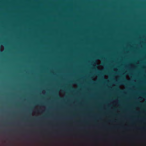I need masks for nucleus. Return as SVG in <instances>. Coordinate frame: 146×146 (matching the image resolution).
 I'll return each instance as SVG.
<instances>
[{
    "label": "nucleus",
    "instance_id": "nucleus-1",
    "mask_svg": "<svg viewBox=\"0 0 146 146\" xmlns=\"http://www.w3.org/2000/svg\"><path fill=\"white\" fill-rule=\"evenodd\" d=\"M124 81L125 82H129V80H128L125 79H124Z\"/></svg>",
    "mask_w": 146,
    "mask_h": 146
},
{
    "label": "nucleus",
    "instance_id": "nucleus-2",
    "mask_svg": "<svg viewBox=\"0 0 146 146\" xmlns=\"http://www.w3.org/2000/svg\"><path fill=\"white\" fill-rule=\"evenodd\" d=\"M100 58H101H101H102V57H101V56H100Z\"/></svg>",
    "mask_w": 146,
    "mask_h": 146
}]
</instances>
